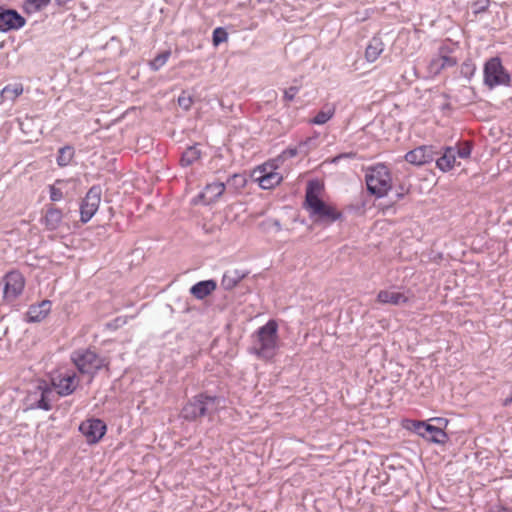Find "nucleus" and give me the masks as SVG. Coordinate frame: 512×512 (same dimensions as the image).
<instances>
[{
    "label": "nucleus",
    "mask_w": 512,
    "mask_h": 512,
    "mask_svg": "<svg viewBox=\"0 0 512 512\" xmlns=\"http://www.w3.org/2000/svg\"><path fill=\"white\" fill-rule=\"evenodd\" d=\"M324 185L317 179L309 180L305 191L304 208L316 223L331 224L342 218V213L320 198Z\"/></svg>",
    "instance_id": "1"
},
{
    "label": "nucleus",
    "mask_w": 512,
    "mask_h": 512,
    "mask_svg": "<svg viewBox=\"0 0 512 512\" xmlns=\"http://www.w3.org/2000/svg\"><path fill=\"white\" fill-rule=\"evenodd\" d=\"M279 349L278 323L270 319L252 335L249 352L261 360H272Z\"/></svg>",
    "instance_id": "2"
},
{
    "label": "nucleus",
    "mask_w": 512,
    "mask_h": 512,
    "mask_svg": "<svg viewBox=\"0 0 512 512\" xmlns=\"http://www.w3.org/2000/svg\"><path fill=\"white\" fill-rule=\"evenodd\" d=\"M220 398L206 393L192 397L182 408L181 416L186 421H197L212 417L219 410Z\"/></svg>",
    "instance_id": "3"
},
{
    "label": "nucleus",
    "mask_w": 512,
    "mask_h": 512,
    "mask_svg": "<svg viewBox=\"0 0 512 512\" xmlns=\"http://www.w3.org/2000/svg\"><path fill=\"white\" fill-rule=\"evenodd\" d=\"M71 360L82 374H88L90 381L102 368H107L109 362L106 358L99 356L94 350L81 349L71 354Z\"/></svg>",
    "instance_id": "4"
},
{
    "label": "nucleus",
    "mask_w": 512,
    "mask_h": 512,
    "mask_svg": "<svg viewBox=\"0 0 512 512\" xmlns=\"http://www.w3.org/2000/svg\"><path fill=\"white\" fill-rule=\"evenodd\" d=\"M367 190L371 195L381 198L391 190V174L384 164H377L368 169L365 175Z\"/></svg>",
    "instance_id": "5"
},
{
    "label": "nucleus",
    "mask_w": 512,
    "mask_h": 512,
    "mask_svg": "<svg viewBox=\"0 0 512 512\" xmlns=\"http://www.w3.org/2000/svg\"><path fill=\"white\" fill-rule=\"evenodd\" d=\"M483 73L484 84L490 89L500 85H510V75L504 69L499 57H492L487 60L484 64Z\"/></svg>",
    "instance_id": "6"
},
{
    "label": "nucleus",
    "mask_w": 512,
    "mask_h": 512,
    "mask_svg": "<svg viewBox=\"0 0 512 512\" xmlns=\"http://www.w3.org/2000/svg\"><path fill=\"white\" fill-rule=\"evenodd\" d=\"M275 161L266 162L253 171L252 175L262 189H272L282 181L280 173L275 171L277 169Z\"/></svg>",
    "instance_id": "7"
},
{
    "label": "nucleus",
    "mask_w": 512,
    "mask_h": 512,
    "mask_svg": "<svg viewBox=\"0 0 512 512\" xmlns=\"http://www.w3.org/2000/svg\"><path fill=\"white\" fill-rule=\"evenodd\" d=\"M102 190L98 185L92 186L80 204V219L82 223H87L94 216L99 208Z\"/></svg>",
    "instance_id": "8"
},
{
    "label": "nucleus",
    "mask_w": 512,
    "mask_h": 512,
    "mask_svg": "<svg viewBox=\"0 0 512 512\" xmlns=\"http://www.w3.org/2000/svg\"><path fill=\"white\" fill-rule=\"evenodd\" d=\"M414 431L427 441L436 444H445L449 439L447 433L442 430L441 426H434L426 421L415 422Z\"/></svg>",
    "instance_id": "9"
},
{
    "label": "nucleus",
    "mask_w": 512,
    "mask_h": 512,
    "mask_svg": "<svg viewBox=\"0 0 512 512\" xmlns=\"http://www.w3.org/2000/svg\"><path fill=\"white\" fill-rule=\"evenodd\" d=\"M79 430L86 437L89 444H95L103 438L107 431V426L103 420L92 418L83 421L79 426Z\"/></svg>",
    "instance_id": "10"
},
{
    "label": "nucleus",
    "mask_w": 512,
    "mask_h": 512,
    "mask_svg": "<svg viewBox=\"0 0 512 512\" xmlns=\"http://www.w3.org/2000/svg\"><path fill=\"white\" fill-rule=\"evenodd\" d=\"M79 384V379L75 372L66 371L60 373L57 377L53 378V385L57 388V393L60 396H68L72 394Z\"/></svg>",
    "instance_id": "11"
},
{
    "label": "nucleus",
    "mask_w": 512,
    "mask_h": 512,
    "mask_svg": "<svg viewBox=\"0 0 512 512\" xmlns=\"http://www.w3.org/2000/svg\"><path fill=\"white\" fill-rule=\"evenodd\" d=\"M436 154L432 146L422 145L407 152L405 160L410 164L422 166L432 162Z\"/></svg>",
    "instance_id": "12"
},
{
    "label": "nucleus",
    "mask_w": 512,
    "mask_h": 512,
    "mask_svg": "<svg viewBox=\"0 0 512 512\" xmlns=\"http://www.w3.org/2000/svg\"><path fill=\"white\" fill-rule=\"evenodd\" d=\"M4 281V298L7 300L15 299L23 290V276L19 272H10L5 276Z\"/></svg>",
    "instance_id": "13"
},
{
    "label": "nucleus",
    "mask_w": 512,
    "mask_h": 512,
    "mask_svg": "<svg viewBox=\"0 0 512 512\" xmlns=\"http://www.w3.org/2000/svg\"><path fill=\"white\" fill-rule=\"evenodd\" d=\"M25 24V19L15 10L0 9V31L7 32L19 29Z\"/></svg>",
    "instance_id": "14"
},
{
    "label": "nucleus",
    "mask_w": 512,
    "mask_h": 512,
    "mask_svg": "<svg viewBox=\"0 0 512 512\" xmlns=\"http://www.w3.org/2000/svg\"><path fill=\"white\" fill-rule=\"evenodd\" d=\"M447 50V47H441L439 49V55L430 61L428 70L431 75H438L443 69L453 67L457 64L455 58L446 55Z\"/></svg>",
    "instance_id": "15"
},
{
    "label": "nucleus",
    "mask_w": 512,
    "mask_h": 512,
    "mask_svg": "<svg viewBox=\"0 0 512 512\" xmlns=\"http://www.w3.org/2000/svg\"><path fill=\"white\" fill-rule=\"evenodd\" d=\"M63 219L62 211L53 205H47L44 216L41 218V222L45 225L48 230H56L59 228Z\"/></svg>",
    "instance_id": "16"
},
{
    "label": "nucleus",
    "mask_w": 512,
    "mask_h": 512,
    "mask_svg": "<svg viewBox=\"0 0 512 512\" xmlns=\"http://www.w3.org/2000/svg\"><path fill=\"white\" fill-rule=\"evenodd\" d=\"M217 288V282L214 279L202 280L195 283L190 288V293L198 300H203L211 295Z\"/></svg>",
    "instance_id": "17"
},
{
    "label": "nucleus",
    "mask_w": 512,
    "mask_h": 512,
    "mask_svg": "<svg viewBox=\"0 0 512 512\" xmlns=\"http://www.w3.org/2000/svg\"><path fill=\"white\" fill-rule=\"evenodd\" d=\"M456 164V147H445L442 156L436 160V166L442 172L450 171Z\"/></svg>",
    "instance_id": "18"
},
{
    "label": "nucleus",
    "mask_w": 512,
    "mask_h": 512,
    "mask_svg": "<svg viewBox=\"0 0 512 512\" xmlns=\"http://www.w3.org/2000/svg\"><path fill=\"white\" fill-rule=\"evenodd\" d=\"M408 297L405 294L390 291V290H381L377 295V301L382 304H392V305H403L408 302Z\"/></svg>",
    "instance_id": "19"
},
{
    "label": "nucleus",
    "mask_w": 512,
    "mask_h": 512,
    "mask_svg": "<svg viewBox=\"0 0 512 512\" xmlns=\"http://www.w3.org/2000/svg\"><path fill=\"white\" fill-rule=\"evenodd\" d=\"M37 389L40 391V398L36 401V404H34V408L46 411L50 410L55 398L54 390L46 385H42V383L37 386Z\"/></svg>",
    "instance_id": "20"
},
{
    "label": "nucleus",
    "mask_w": 512,
    "mask_h": 512,
    "mask_svg": "<svg viewBox=\"0 0 512 512\" xmlns=\"http://www.w3.org/2000/svg\"><path fill=\"white\" fill-rule=\"evenodd\" d=\"M247 276V272L241 270H228L224 273L221 286L225 290H232L238 283Z\"/></svg>",
    "instance_id": "21"
},
{
    "label": "nucleus",
    "mask_w": 512,
    "mask_h": 512,
    "mask_svg": "<svg viewBox=\"0 0 512 512\" xmlns=\"http://www.w3.org/2000/svg\"><path fill=\"white\" fill-rule=\"evenodd\" d=\"M384 50V44L379 37H373L365 50V58L369 62H374Z\"/></svg>",
    "instance_id": "22"
},
{
    "label": "nucleus",
    "mask_w": 512,
    "mask_h": 512,
    "mask_svg": "<svg viewBox=\"0 0 512 512\" xmlns=\"http://www.w3.org/2000/svg\"><path fill=\"white\" fill-rule=\"evenodd\" d=\"M200 158H201V151L197 147V145L189 146L182 153V156H181V159H180V164L183 167H188V166L193 165Z\"/></svg>",
    "instance_id": "23"
},
{
    "label": "nucleus",
    "mask_w": 512,
    "mask_h": 512,
    "mask_svg": "<svg viewBox=\"0 0 512 512\" xmlns=\"http://www.w3.org/2000/svg\"><path fill=\"white\" fill-rule=\"evenodd\" d=\"M335 107L332 105H325L315 117L311 120V123L316 125H323L327 123L334 115Z\"/></svg>",
    "instance_id": "24"
},
{
    "label": "nucleus",
    "mask_w": 512,
    "mask_h": 512,
    "mask_svg": "<svg viewBox=\"0 0 512 512\" xmlns=\"http://www.w3.org/2000/svg\"><path fill=\"white\" fill-rule=\"evenodd\" d=\"M23 92V86L21 84L15 83L5 86L1 90V98L3 101L10 100L13 101Z\"/></svg>",
    "instance_id": "25"
},
{
    "label": "nucleus",
    "mask_w": 512,
    "mask_h": 512,
    "mask_svg": "<svg viewBox=\"0 0 512 512\" xmlns=\"http://www.w3.org/2000/svg\"><path fill=\"white\" fill-rule=\"evenodd\" d=\"M226 185L224 182H215L206 185L205 187V196L206 194H211V197L208 200V203L215 201L218 199L225 191Z\"/></svg>",
    "instance_id": "26"
},
{
    "label": "nucleus",
    "mask_w": 512,
    "mask_h": 512,
    "mask_svg": "<svg viewBox=\"0 0 512 512\" xmlns=\"http://www.w3.org/2000/svg\"><path fill=\"white\" fill-rule=\"evenodd\" d=\"M247 183L246 176L241 173H234L232 176H230L226 182V187H228L229 190L238 191L242 189Z\"/></svg>",
    "instance_id": "27"
},
{
    "label": "nucleus",
    "mask_w": 512,
    "mask_h": 512,
    "mask_svg": "<svg viewBox=\"0 0 512 512\" xmlns=\"http://www.w3.org/2000/svg\"><path fill=\"white\" fill-rule=\"evenodd\" d=\"M52 303L49 300H43L38 304L37 309L34 308V322L43 321L51 311Z\"/></svg>",
    "instance_id": "28"
},
{
    "label": "nucleus",
    "mask_w": 512,
    "mask_h": 512,
    "mask_svg": "<svg viewBox=\"0 0 512 512\" xmlns=\"http://www.w3.org/2000/svg\"><path fill=\"white\" fill-rule=\"evenodd\" d=\"M74 156V148L71 146H64L59 149L57 156V163L59 166H67Z\"/></svg>",
    "instance_id": "29"
},
{
    "label": "nucleus",
    "mask_w": 512,
    "mask_h": 512,
    "mask_svg": "<svg viewBox=\"0 0 512 512\" xmlns=\"http://www.w3.org/2000/svg\"><path fill=\"white\" fill-rule=\"evenodd\" d=\"M171 55L170 50L163 51L159 53L153 60L149 62L150 68L153 71H158L161 67H163L168 61Z\"/></svg>",
    "instance_id": "30"
},
{
    "label": "nucleus",
    "mask_w": 512,
    "mask_h": 512,
    "mask_svg": "<svg viewBox=\"0 0 512 512\" xmlns=\"http://www.w3.org/2000/svg\"><path fill=\"white\" fill-rule=\"evenodd\" d=\"M228 33L223 27H217L213 31L212 41L214 46H218L219 44L227 41Z\"/></svg>",
    "instance_id": "31"
},
{
    "label": "nucleus",
    "mask_w": 512,
    "mask_h": 512,
    "mask_svg": "<svg viewBox=\"0 0 512 512\" xmlns=\"http://www.w3.org/2000/svg\"><path fill=\"white\" fill-rule=\"evenodd\" d=\"M475 71H476V66L472 61L467 60L462 63L460 73L463 77H465L467 79H471V77L474 75Z\"/></svg>",
    "instance_id": "32"
},
{
    "label": "nucleus",
    "mask_w": 512,
    "mask_h": 512,
    "mask_svg": "<svg viewBox=\"0 0 512 512\" xmlns=\"http://www.w3.org/2000/svg\"><path fill=\"white\" fill-rule=\"evenodd\" d=\"M472 151V145L470 142H464L460 146H456V157L466 159L470 157Z\"/></svg>",
    "instance_id": "33"
},
{
    "label": "nucleus",
    "mask_w": 512,
    "mask_h": 512,
    "mask_svg": "<svg viewBox=\"0 0 512 512\" xmlns=\"http://www.w3.org/2000/svg\"><path fill=\"white\" fill-rule=\"evenodd\" d=\"M299 86H290L289 88L284 90V100L292 101L295 98V95L299 92Z\"/></svg>",
    "instance_id": "34"
},
{
    "label": "nucleus",
    "mask_w": 512,
    "mask_h": 512,
    "mask_svg": "<svg viewBox=\"0 0 512 512\" xmlns=\"http://www.w3.org/2000/svg\"><path fill=\"white\" fill-rule=\"evenodd\" d=\"M49 191H50V199L52 201H59V200L62 199L63 192L61 191V189L56 188L53 185H50L49 186Z\"/></svg>",
    "instance_id": "35"
},
{
    "label": "nucleus",
    "mask_w": 512,
    "mask_h": 512,
    "mask_svg": "<svg viewBox=\"0 0 512 512\" xmlns=\"http://www.w3.org/2000/svg\"><path fill=\"white\" fill-rule=\"evenodd\" d=\"M297 154H298V149L296 147H294V148H287V149H285L282 152V154L279 156L278 159L285 160V159H288V158L295 157Z\"/></svg>",
    "instance_id": "36"
},
{
    "label": "nucleus",
    "mask_w": 512,
    "mask_h": 512,
    "mask_svg": "<svg viewBox=\"0 0 512 512\" xmlns=\"http://www.w3.org/2000/svg\"><path fill=\"white\" fill-rule=\"evenodd\" d=\"M178 104L180 107H183L184 109H189L192 104V99L190 97L180 96L178 98Z\"/></svg>",
    "instance_id": "37"
},
{
    "label": "nucleus",
    "mask_w": 512,
    "mask_h": 512,
    "mask_svg": "<svg viewBox=\"0 0 512 512\" xmlns=\"http://www.w3.org/2000/svg\"><path fill=\"white\" fill-rule=\"evenodd\" d=\"M51 0H34V11H40L46 7Z\"/></svg>",
    "instance_id": "38"
},
{
    "label": "nucleus",
    "mask_w": 512,
    "mask_h": 512,
    "mask_svg": "<svg viewBox=\"0 0 512 512\" xmlns=\"http://www.w3.org/2000/svg\"><path fill=\"white\" fill-rule=\"evenodd\" d=\"M408 191V188H405L403 185H400L399 189L396 191L395 200L393 202L402 199L408 193Z\"/></svg>",
    "instance_id": "39"
},
{
    "label": "nucleus",
    "mask_w": 512,
    "mask_h": 512,
    "mask_svg": "<svg viewBox=\"0 0 512 512\" xmlns=\"http://www.w3.org/2000/svg\"><path fill=\"white\" fill-rule=\"evenodd\" d=\"M430 421H434L436 423L434 426H441L442 430H444L448 425V420L441 417L432 418Z\"/></svg>",
    "instance_id": "40"
},
{
    "label": "nucleus",
    "mask_w": 512,
    "mask_h": 512,
    "mask_svg": "<svg viewBox=\"0 0 512 512\" xmlns=\"http://www.w3.org/2000/svg\"><path fill=\"white\" fill-rule=\"evenodd\" d=\"M488 2L489 1H486L485 4L481 3V2H476L474 4L475 6V13H481V12H484L487 8H488Z\"/></svg>",
    "instance_id": "41"
},
{
    "label": "nucleus",
    "mask_w": 512,
    "mask_h": 512,
    "mask_svg": "<svg viewBox=\"0 0 512 512\" xmlns=\"http://www.w3.org/2000/svg\"><path fill=\"white\" fill-rule=\"evenodd\" d=\"M272 226L276 229V231H280L282 229L281 223L278 219L272 220Z\"/></svg>",
    "instance_id": "42"
},
{
    "label": "nucleus",
    "mask_w": 512,
    "mask_h": 512,
    "mask_svg": "<svg viewBox=\"0 0 512 512\" xmlns=\"http://www.w3.org/2000/svg\"><path fill=\"white\" fill-rule=\"evenodd\" d=\"M492 512H512V511L509 510L508 508L498 506V507H495V509Z\"/></svg>",
    "instance_id": "43"
},
{
    "label": "nucleus",
    "mask_w": 512,
    "mask_h": 512,
    "mask_svg": "<svg viewBox=\"0 0 512 512\" xmlns=\"http://www.w3.org/2000/svg\"><path fill=\"white\" fill-rule=\"evenodd\" d=\"M512 404V395L510 397H507L506 399H504L503 401V406H509Z\"/></svg>",
    "instance_id": "44"
},
{
    "label": "nucleus",
    "mask_w": 512,
    "mask_h": 512,
    "mask_svg": "<svg viewBox=\"0 0 512 512\" xmlns=\"http://www.w3.org/2000/svg\"><path fill=\"white\" fill-rule=\"evenodd\" d=\"M25 317L28 322H32V314L30 313V311L26 312Z\"/></svg>",
    "instance_id": "45"
},
{
    "label": "nucleus",
    "mask_w": 512,
    "mask_h": 512,
    "mask_svg": "<svg viewBox=\"0 0 512 512\" xmlns=\"http://www.w3.org/2000/svg\"><path fill=\"white\" fill-rule=\"evenodd\" d=\"M258 2H260V3H271L272 0H258Z\"/></svg>",
    "instance_id": "46"
},
{
    "label": "nucleus",
    "mask_w": 512,
    "mask_h": 512,
    "mask_svg": "<svg viewBox=\"0 0 512 512\" xmlns=\"http://www.w3.org/2000/svg\"><path fill=\"white\" fill-rule=\"evenodd\" d=\"M115 323H116V324H115V327H118V326H119V324H120V319H119V318L115 319Z\"/></svg>",
    "instance_id": "47"
},
{
    "label": "nucleus",
    "mask_w": 512,
    "mask_h": 512,
    "mask_svg": "<svg viewBox=\"0 0 512 512\" xmlns=\"http://www.w3.org/2000/svg\"><path fill=\"white\" fill-rule=\"evenodd\" d=\"M348 156H349L348 154L340 155V156L336 157V158L334 159V161H336V160H337L338 158H340V157H348Z\"/></svg>",
    "instance_id": "48"
},
{
    "label": "nucleus",
    "mask_w": 512,
    "mask_h": 512,
    "mask_svg": "<svg viewBox=\"0 0 512 512\" xmlns=\"http://www.w3.org/2000/svg\"><path fill=\"white\" fill-rule=\"evenodd\" d=\"M33 0H26V5H32Z\"/></svg>",
    "instance_id": "49"
},
{
    "label": "nucleus",
    "mask_w": 512,
    "mask_h": 512,
    "mask_svg": "<svg viewBox=\"0 0 512 512\" xmlns=\"http://www.w3.org/2000/svg\"><path fill=\"white\" fill-rule=\"evenodd\" d=\"M307 142L300 143L299 147L302 148L306 145Z\"/></svg>",
    "instance_id": "50"
},
{
    "label": "nucleus",
    "mask_w": 512,
    "mask_h": 512,
    "mask_svg": "<svg viewBox=\"0 0 512 512\" xmlns=\"http://www.w3.org/2000/svg\"><path fill=\"white\" fill-rule=\"evenodd\" d=\"M19 124H20V126H21V129H22V130H24V129H23V123H22V122H19Z\"/></svg>",
    "instance_id": "51"
}]
</instances>
